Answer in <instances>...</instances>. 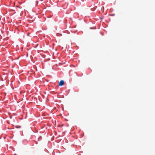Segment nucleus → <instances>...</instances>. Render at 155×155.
Returning a JSON list of instances; mask_svg holds the SVG:
<instances>
[{"label":"nucleus","mask_w":155,"mask_h":155,"mask_svg":"<svg viewBox=\"0 0 155 155\" xmlns=\"http://www.w3.org/2000/svg\"><path fill=\"white\" fill-rule=\"evenodd\" d=\"M64 82L63 80H61L60 81L59 83V86H62L64 84Z\"/></svg>","instance_id":"nucleus-1"},{"label":"nucleus","mask_w":155,"mask_h":155,"mask_svg":"<svg viewBox=\"0 0 155 155\" xmlns=\"http://www.w3.org/2000/svg\"><path fill=\"white\" fill-rule=\"evenodd\" d=\"M35 2H36V4H38V1H36Z\"/></svg>","instance_id":"nucleus-2"}]
</instances>
